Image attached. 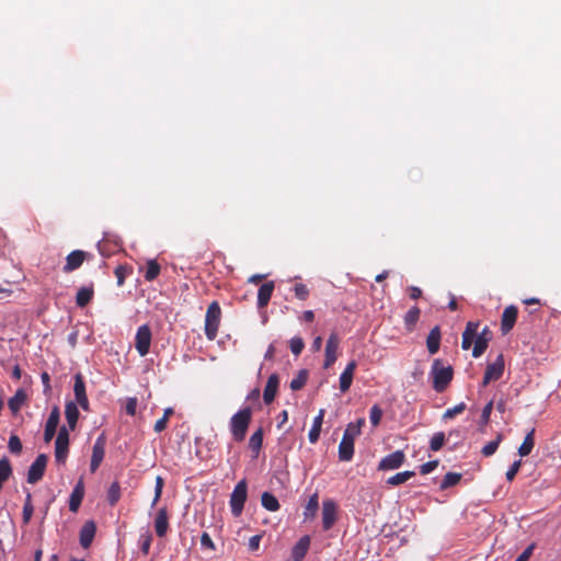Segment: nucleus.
<instances>
[{
    "label": "nucleus",
    "instance_id": "39448f33",
    "mask_svg": "<svg viewBox=\"0 0 561 561\" xmlns=\"http://www.w3.org/2000/svg\"><path fill=\"white\" fill-rule=\"evenodd\" d=\"M69 451V432L65 426L59 428L55 440V459L58 463H65Z\"/></svg>",
    "mask_w": 561,
    "mask_h": 561
},
{
    "label": "nucleus",
    "instance_id": "bf43d9fd",
    "mask_svg": "<svg viewBox=\"0 0 561 561\" xmlns=\"http://www.w3.org/2000/svg\"><path fill=\"white\" fill-rule=\"evenodd\" d=\"M41 379H42L43 387H44V393L49 394L51 391L49 374L47 371H43L41 374Z\"/></svg>",
    "mask_w": 561,
    "mask_h": 561
},
{
    "label": "nucleus",
    "instance_id": "5fc2aeb1",
    "mask_svg": "<svg viewBox=\"0 0 561 561\" xmlns=\"http://www.w3.org/2000/svg\"><path fill=\"white\" fill-rule=\"evenodd\" d=\"M492 410H493V401H490L482 409L481 420H480L481 424L485 425L489 423Z\"/></svg>",
    "mask_w": 561,
    "mask_h": 561
},
{
    "label": "nucleus",
    "instance_id": "de8ad7c7",
    "mask_svg": "<svg viewBox=\"0 0 561 561\" xmlns=\"http://www.w3.org/2000/svg\"><path fill=\"white\" fill-rule=\"evenodd\" d=\"M465 410H466V403L460 402L457 405H455L454 408L447 409L443 414V419L444 420L453 419L456 415L461 414Z\"/></svg>",
    "mask_w": 561,
    "mask_h": 561
},
{
    "label": "nucleus",
    "instance_id": "5701e85b",
    "mask_svg": "<svg viewBox=\"0 0 561 561\" xmlns=\"http://www.w3.org/2000/svg\"><path fill=\"white\" fill-rule=\"evenodd\" d=\"M478 322L469 321L466 324L465 331L462 332V341H461V347L462 350H469L474 342L476 337L478 336Z\"/></svg>",
    "mask_w": 561,
    "mask_h": 561
},
{
    "label": "nucleus",
    "instance_id": "4d7b16f0",
    "mask_svg": "<svg viewBox=\"0 0 561 561\" xmlns=\"http://www.w3.org/2000/svg\"><path fill=\"white\" fill-rule=\"evenodd\" d=\"M522 466V460H516L512 463V466L506 471V479L508 481H513L515 476L517 474L519 468Z\"/></svg>",
    "mask_w": 561,
    "mask_h": 561
},
{
    "label": "nucleus",
    "instance_id": "f257e3e1",
    "mask_svg": "<svg viewBox=\"0 0 561 561\" xmlns=\"http://www.w3.org/2000/svg\"><path fill=\"white\" fill-rule=\"evenodd\" d=\"M431 376L433 378V389L436 392H443L453 380L454 369L450 365L445 366L439 358H436L431 367Z\"/></svg>",
    "mask_w": 561,
    "mask_h": 561
},
{
    "label": "nucleus",
    "instance_id": "20e7f679",
    "mask_svg": "<svg viewBox=\"0 0 561 561\" xmlns=\"http://www.w3.org/2000/svg\"><path fill=\"white\" fill-rule=\"evenodd\" d=\"M247 497L248 484L247 481L243 479L236 484L230 495V507L233 516L238 517L241 515Z\"/></svg>",
    "mask_w": 561,
    "mask_h": 561
},
{
    "label": "nucleus",
    "instance_id": "37998d69",
    "mask_svg": "<svg viewBox=\"0 0 561 561\" xmlns=\"http://www.w3.org/2000/svg\"><path fill=\"white\" fill-rule=\"evenodd\" d=\"M503 435L499 433L495 437V439L489 442L481 450V454L484 457L492 456L499 448L500 443L502 442Z\"/></svg>",
    "mask_w": 561,
    "mask_h": 561
},
{
    "label": "nucleus",
    "instance_id": "1a4fd4ad",
    "mask_svg": "<svg viewBox=\"0 0 561 561\" xmlns=\"http://www.w3.org/2000/svg\"><path fill=\"white\" fill-rule=\"evenodd\" d=\"M47 456L41 454L36 457L27 471V482L31 484L37 483L44 476L47 466Z\"/></svg>",
    "mask_w": 561,
    "mask_h": 561
},
{
    "label": "nucleus",
    "instance_id": "69168bd1",
    "mask_svg": "<svg viewBox=\"0 0 561 561\" xmlns=\"http://www.w3.org/2000/svg\"><path fill=\"white\" fill-rule=\"evenodd\" d=\"M115 276L117 278V285L122 286L125 282V276H126L125 268L122 265H119L115 268Z\"/></svg>",
    "mask_w": 561,
    "mask_h": 561
},
{
    "label": "nucleus",
    "instance_id": "3c124183",
    "mask_svg": "<svg viewBox=\"0 0 561 561\" xmlns=\"http://www.w3.org/2000/svg\"><path fill=\"white\" fill-rule=\"evenodd\" d=\"M294 293L299 300H306L309 297V289L302 283L295 284Z\"/></svg>",
    "mask_w": 561,
    "mask_h": 561
},
{
    "label": "nucleus",
    "instance_id": "774afa93",
    "mask_svg": "<svg viewBox=\"0 0 561 561\" xmlns=\"http://www.w3.org/2000/svg\"><path fill=\"white\" fill-rule=\"evenodd\" d=\"M409 293H410L411 299H419L422 296L421 288H419L416 286H410L409 287Z\"/></svg>",
    "mask_w": 561,
    "mask_h": 561
},
{
    "label": "nucleus",
    "instance_id": "6ab92c4d",
    "mask_svg": "<svg viewBox=\"0 0 561 561\" xmlns=\"http://www.w3.org/2000/svg\"><path fill=\"white\" fill-rule=\"evenodd\" d=\"M278 386H279L278 375L272 374L268 377L267 382L264 388V391H263V400H264L265 404H271L274 401L275 396L277 393Z\"/></svg>",
    "mask_w": 561,
    "mask_h": 561
},
{
    "label": "nucleus",
    "instance_id": "e433bc0d",
    "mask_svg": "<svg viewBox=\"0 0 561 561\" xmlns=\"http://www.w3.org/2000/svg\"><path fill=\"white\" fill-rule=\"evenodd\" d=\"M263 428L259 427L249 439V448L257 456L263 444Z\"/></svg>",
    "mask_w": 561,
    "mask_h": 561
},
{
    "label": "nucleus",
    "instance_id": "f03ea898",
    "mask_svg": "<svg viewBox=\"0 0 561 561\" xmlns=\"http://www.w3.org/2000/svg\"><path fill=\"white\" fill-rule=\"evenodd\" d=\"M251 419L252 409L250 407H245L232 415L230 420V431L236 442H242L244 439Z\"/></svg>",
    "mask_w": 561,
    "mask_h": 561
},
{
    "label": "nucleus",
    "instance_id": "ea45409f",
    "mask_svg": "<svg viewBox=\"0 0 561 561\" xmlns=\"http://www.w3.org/2000/svg\"><path fill=\"white\" fill-rule=\"evenodd\" d=\"M160 274V265L156 260H150L147 262V268L145 273V279L147 282L154 280Z\"/></svg>",
    "mask_w": 561,
    "mask_h": 561
},
{
    "label": "nucleus",
    "instance_id": "338daca9",
    "mask_svg": "<svg viewBox=\"0 0 561 561\" xmlns=\"http://www.w3.org/2000/svg\"><path fill=\"white\" fill-rule=\"evenodd\" d=\"M167 426H168L167 419L165 417H161V419H159L156 422L153 430H154L156 433H161V432H163L167 428Z\"/></svg>",
    "mask_w": 561,
    "mask_h": 561
},
{
    "label": "nucleus",
    "instance_id": "4c0bfd02",
    "mask_svg": "<svg viewBox=\"0 0 561 561\" xmlns=\"http://www.w3.org/2000/svg\"><path fill=\"white\" fill-rule=\"evenodd\" d=\"M308 380V370L301 369L298 371L297 376L290 381V389L293 391H298L302 389Z\"/></svg>",
    "mask_w": 561,
    "mask_h": 561
},
{
    "label": "nucleus",
    "instance_id": "49530a36",
    "mask_svg": "<svg viewBox=\"0 0 561 561\" xmlns=\"http://www.w3.org/2000/svg\"><path fill=\"white\" fill-rule=\"evenodd\" d=\"M12 474V467L8 458L0 459V481L5 482Z\"/></svg>",
    "mask_w": 561,
    "mask_h": 561
},
{
    "label": "nucleus",
    "instance_id": "4468645a",
    "mask_svg": "<svg viewBox=\"0 0 561 561\" xmlns=\"http://www.w3.org/2000/svg\"><path fill=\"white\" fill-rule=\"evenodd\" d=\"M105 455V438L103 435L99 436L93 445L90 470L95 472Z\"/></svg>",
    "mask_w": 561,
    "mask_h": 561
},
{
    "label": "nucleus",
    "instance_id": "a19ab883",
    "mask_svg": "<svg viewBox=\"0 0 561 561\" xmlns=\"http://www.w3.org/2000/svg\"><path fill=\"white\" fill-rule=\"evenodd\" d=\"M34 506L32 504V495L31 493L26 494L23 512H22V520L24 525H27L33 516Z\"/></svg>",
    "mask_w": 561,
    "mask_h": 561
},
{
    "label": "nucleus",
    "instance_id": "bb28decb",
    "mask_svg": "<svg viewBox=\"0 0 561 561\" xmlns=\"http://www.w3.org/2000/svg\"><path fill=\"white\" fill-rule=\"evenodd\" d=\"M440 329L438 325H436L430 331L426 337V346L431 355H434L438 352L440 346Z\"/></svg>",
    "mask_w": 561,
    "mask_h": 561
},
{
    "label": "nucleus",
    "instance_id": "58836bf2",
    "mask_svg": "<svg viewBox=\"0 0 561 561\" xmlns=\"http://www.w3.org/2000/svg\"><path fill=\"white\" fill-rule=\"evenodd\" d=\"M414 474H415L414 471H410V470L398 472L394 476L390 477L387 480V483L390 485H400V484H403L404 482H407L412 477H414Z\"/></svg>",
    "mask_w": 561,
    "mask_h": 561
},
{
    "label": "nucleus",
    "instance_id": "680f3d73",
    "mask_svg": "<svg viewBox=\"0 0 561 561\" xmlns=\"http://www.w3.org/2000/svg\"><path fill=\"white\" fill-rule=\"evenodd\" d=\"M535 549V543L529 545L515 561H528Z\"/></svg>",
    "mask_w": 561,
    "mask_h": 561
},
{
    "label": "nucleus",
    "instance_id": "ddd939ff",
    "mask_svg": "<svg viewBox=\"0 0 561 561\" xmlns=\"http://www.w3.org/2000/svg\"><path fill=\"white\" fill-rule=\"evenodd\" d=\"M60 420V412L58 407H54L45 424L44 442L50 443L54 438Z\"/></svg>",
    "mask_w": 561,
    "mask_h": 561
},
{
    "label": "nucleus",
    "instance_id": "0e129e2a",
    "mask_svg": "<svg viewBox=\"0 0 561 561\" xmlns=\"http://www.w3.org/2000/svg\"><path fill=\"white\" fill-rule=\"evenodd\" d=\"M262 535H254L249 540V549L251 551H256L260 547V542L262 540Z\"/></svg>",
    "mask_w": 561,
    "mask_h": 561
},
{
    "label": "nucleus",
    "instance_id": "c756f323",
    "mask_svg": "<svg viewBox=\"0 0 561 561\" xmlns=\"http://www.w3.org/2000/svg\"><path fill=\"white\" fill-rule=\"evenodd\" d=\"M65 415L67 423L69 425V428L73 431L77 426L78 419H79V410L77 407V403L72 401H68L65 405Z\"/></svg>",
    "mask_w": 561,
    "mask_h": 561
},
{
    "label": "nucleus",
    "instance_id": "a211bd4d",
    "mask_svg": "<svg viewBox=\"0 0 561 561\" xmlns=\"http://www.w3.org/2000/svg\"><path fill=\"white\" fill-rule=\"evenodd\" d=\"M96 533V525L93 520H88L80 529V545L87 549L91 546Z\"/></svg>",
    "mask_w": 561,
    "mask_h": 561
},
{
    "label": "nucleus",
    "instance_id": "2eb2a0df",
    "mask_svg": "<svg viewBox=\"0 0 561 561\" xmlns=\"http://www.w3.org/2000/svg\"><path fill=\"white\" fill-rule=\"evenodd\" d=\"M517 316H518L517 307L511 305L504 309V311L502 313V318H501L502 334L505 335L512 331V329L514 328V325L516 323Z\"/></svg>",
    "mask_w": 561,
    "mask_h": 561
},
{
    "label": "nucleus",
    "instance_id": "a18cd8bd",
    "mask_svg": "<svg viewBox=\"0 0 561 561\" xmlns=\"http://www.w3.org/2000/svg\"><path fill=\"white\" fill-rule=\"evenodd\" d=\"M445 434L443 432L435 433L430 440V449L432 451H438L445 444Z\"/></svg>",
    "mask_w": 561,
    "mask_h": 561
},
{
    "label": "nucleus",
    "instance_id": "79ce46f5",
    "mask_svg": "<svg viewBox=\"0 0 561 561\" xmlns=\"http://www.w3.org/2000/svg\"><path fill=\"white\" fill-rule=\"evenodd\" d=\"M461 477H462L461 473H457V472L446 473V476L444 477V479L440 483V490H446V489H449V488L456 485L461 480Z\"/></svg>",
    "mask_w": 561,
    "mask_h": 561
},
{
    "label": "nucleus",
    "instance_id": "f8f14e48",
    "mask_svg": "<svg viewBox=\"0 0 561 561\" xmlns=\"http://www.w3.org/2000/svg\"><path fill=\"white\" fill-rule=\"evenodd\" d=\"M73 393L77 403L82 408V410L89 411V399L85 392V382L80 373L75 376Z\"/></svg>",
    "mask_w": 561,
    "mask_h": 561
},
{
    "label": "nucleus",
    "instance_id": "393cba45",
    "mask_svg": "<svg viewBox=\"0 0 561 561\" xmlns=\"http://www.w3.org/2000/svg\"><path fill=\"white\" fill-rule=\"evenodd\" d=\"M275 285L274 282H266L264 283L257 291V307L264 308L268 305L271 297L273 295Z\"/></svg>",
    "mask_w": 561,
    "mask_h": 561
},
{
    "label": "nucleus",
    "instance_id": "423d86ee",
    "mask_svg": "<svg viewBox=\"0 0 561 561\" xmlns=\"http://www.w3.org/2000/svg\"><path fill=\"white\" fill-rule=\"evenodd\" d=\"M151 339L152 334L149 325L144 324L137 329L135 347L140 356H146L149 353Z\"/></svg>",
    "mask_w": 561,
    "mask_h": 561
},
{
    "label": "nucleus",
    "instance_id": "412c9836",
    "mask_svg": "<svg viewBox=\"0 0 561 561\" xmlns=\"http://www.w3.org/2000/svg\"><path fill=\"white\" fill-rule=\"evenodd\" d=\"M357 367V363L355 360H351L345 369L342 371L341 376H340V390L341 392H346L350 390L351 386H352V382H353V377H354V371Z\"/></svg>",
    "mask_w": 561,
    "mask_h": 561
},
{
    "label": "nucleus",
    "instance_id": "c85d7f7f",
    "mask_svg": "<svg viewBox=\"0 0 561 561\" xmlns=\"http://www.w3.org/2000/svg\"><path fill=\"white\" fill-rule=\"evenodd\" d=\"M94 296L93 285L81 287L76 295V304L78 307L83 308L90 304Z\"/></svg>",
    "mask_w": 561,
    "mask_h": 561
},
{
    "label": "nucleus",
    "instance_id": "f704fd0d",
    "mask_svg": "<svg viewBox=\"0 0 561 561\" xmlns=\"http://www.w3.org/2000/svg\"><path fill=\"white\" fill-rule=\"evenodd\" d=\"M535 446V428H533L527 435L525 436L522 445L518 448V454L520 457L528 456L533 448Z\"/></svg>",
    "mask_w": 561,
    "mask_h": 561
},
{
    "label": "nucleus",
    "instance_id": "4be33fe9",
    "mask_svg": "<svg viewBox=\"0 0 561 561\" xmlns=\"http://www.w3.org/2000/svg\"><path fill=\"white\" fill-rule=\"evenodd\" d=\"M310 547V537L302 536L291 549V559L289 561H302Z\"/></svg>",
    "mask_w": 561,
    "mask_h": 561
},
{
    "label": "nucleus",
    "instance_id": "c9c22d12",
    "mask_svg": "<svg viewBox=\"0 0 561 561\" xmlns=\"http://www.w3.org/2000/svg\"><path fill=\"white\" fill-rule=\"evenodd\" d=\"M262 506L270 511L276 512L279 510L280 505L276 496L270 492H264L261 496Z\"/></svg>",
    "mask_w": 561,
    "mask_h": 561
},
{
    "label": "nucleus",
    "instance_id": "052dcab7",
    "mask_svg": "<svg viewBox=\"0 0 561 561\" xmlns=\"http://www.w3.org/2000/svg\"><path fill=\"white\" fill-rule=\"evenodd\" d=\"M201 545L204 548L215 550V543L211 540L210 536L207 533H203L201 536Z\"/></svg>",
    "mask_w": 561,
    "mask_h": 561
},
{
    "label": "nucleus",
    "instance_id": "dca6fc26",
    "mask_svg": "<svg viewBox=\"0 0 561 561\" xmlns=\"http://www.w3.org/2000/svg\"><path fill=\"white\" fill-rule=\"evenodd\" d=\"M88 253L82 250H75L66 257V264L62 267L64 273H71L78 270L85 261Z\"/></svg>",
    "mask_w": 561,
    "mask_h": 561
},
{
    "label": "nucleus",
    "instance_id": "aec40b11",
    "mask_svg": "<svg viewBox=\"0 0 561 561\" xmlns=\"http://www.w3.org/2000/svg\"><path fill=\"white\" fill-rule=\"evenodd\" d=\"M154 530L158 537L162 538L169 530V515L167 507H161L154 518Z\"/></svg>",
    "mask_w": 561,
    "mask_h": 561
},
{
    "label": "nucleus",
    "instance_id": "7c9ffc66",
    "mask_svg": "<svg viewBox=\"0 0 561 561\" xmlns=\"http://www.w3.org/2000/svg\"><path fill=\"white\" fill-rule=\"evenodd\" d=\"M27 396L23 389L16 390L15 394L11 397L8 401L9 409L12 413H18L22 405L25 403Z\"/></svg>",
    "mask_w": 561,
    "mask_h": 561
},
{
    "label": "nucleus",
    "instance_id": "f3484780",
    "mask_svg": "<svg viewBox=\"0 0 561 561\" xmlns=\"http://www.w3.org/2000/svg\"><path fill=\"white\" fill-rule=\"evenodd\" d=\"M492 333L488 327H485L476 337L473 342L472 356L474 358L480 357L488 348Z\"/></svg>",
    "mask_w": 561,
    "mask_h": 561
},
{
    "label": "nucleus",
    "instance_id": "8fccbe9b",
    "mask_svg": "<svg viewBox=\"0 0 561 561\" xmlns=\"http://www.w3.org/2000/svg\"><path fill=\"white\" fill-rule=\"evenodd\" d=\"M289 346H290L291 353L297 356V355L301 354V352L305 347V343L301 337L295 336L290 340Z\"/></svg>",
    "mask_w": 561,
    "mask_h": 561
},
{
    "label": "nucleus",
    "instance_id": "2f4dec72",
    "mask_svg": "<svg viewBox=\"0 0 561 561\" xmlns=\"http://www.w3.org/2000/svg\"><path fill=\"white\" fill-rule=\"evenodd\" d=\"M421 310L419 307L414 306L404 316V327L408 332H412L415 329V325L420 319Z\"/></svg>",
    "mask_w": 561,
    "mask_h": 561
},
{
    "label": "nucleus",
    "instance_id": "13d9d810",
    "mask_svg": "<svg viewBox=\"0 0 561 561\" xmlns=\"http://www.w3.org/2000/svg\"><path fill=\"white\" fill-rule=\"evenodd\" d=\"M152 537L151 535H145L141 537V546L140 550L144 554H148L151 546Z\"/></svg>",
    "mask_w": 561,
    "mask_h": 561
},
{
    "label": "nucleus",
    "instance_id": "9d476101",
    "mask_svg": "<svg viewBox=\"0 0 561 561\" xmlns=\"http://www.w3.org/2000/svg\"><path fill=\"white\" fill-rule=\"evenodd\" d=\"M340 339L335 332H332L327 341L325 345V358L323 367L330 368L337 359Z\"/></svg>",
    "mask_w": 561,
    "mask_h": 561
},
{
    "label": "nucleus",
    "instance_id": "473e14b6",
    "mask_svg": "<svg viewBox=\"0 0 561 561\" xmlns=\"http://www.w3.org/2000/svg\"><path fill=\"white\" fill-rule=\"evenodd\" d=\"M364 425H365L364 419H358L356 422L348 423L343 433V437L355 440V438L360 435L362 427Z\"/></svg>",
    "mask_w": 561,
    "mask_h": 561
},
{
    "label": "nucleus",
    "instance_id": "b1692460",
    "mask_svg": "<svg viewBox=\"0 0 561 561\" xmlns=\"http://www.w3.org/2000/svg\"><path fill=\"white\" fill-rule=\"evenodd\" d=\"M83 496H84V484H83L82 480H80L73 488V490L70 494V497H69V510L72 513L78 512V510L82 503Z\"/></svg>",
    "mask_w": 561,
    "mask_h": 561
},
{
    "label": "nucleus",
    "instance_id": "72a5a7b5",
    "mask_svg": "<svg viewBox=\"0 0 561 561\" xmlns=\"http://www.w3.org/2000/svg\"><path fill=\"white\" fill-rule=\"evenodd\" d=\"M318 508H319V497H318V493H314L309 497V500L305 506V510H304L305 519L306 520L313 519L317 515Z\"/></svg>",
    "mask_w": 561,
    "mask_h": 561
},
{
    "label": "nucleus",
    "instance_id": "6e6d98bb",
    "mask_svg": "<svg viewBox=\"0 0 561 561\" xmlns=\"http://www.w3.org/2000/svg\"><path fill=\"white\" fill-rule=\"evenodd\" d=\"M438 466V460H431L420 466L421 474H428L434 471Z\"/></svg>",
    "mask_w": 561,
    "mask_h": 561
},
{
    "label": "nucleus",
    "instance_id": "864d4df0",
    "mask_svg": "<svg viewBox=\"0 0 561 561\" xmlns=\"http://www.w3.org/2000/svg\"><path fill=\"white\" fill-rule=\"evenodd\" d=\"M8 446H9L10 451L13 454H20L22 450V443H21L20 438L15 435H12L9 438Z\"/></svg>",
    "mask_w": 561,
    "mask_h": 561
},
{
    "label": "nucleus",
    "instance_id": "c03bdc74",
    "mask_svg": "<svg viewBox=\"0 0 561 561\" xmlns=\"http://www.w3.org/2000/svg\"><path fill=\"white\" fill-rule=\"evenodd\" d=\"M121 499V485L117 481L113 482L107 491V501L114 506Z\"/></svg>",
    "mask_w": 561,
    "mask_h": 561
},
{
    "label": "nucleus",
    "instance_id": "09e8293b",
    "mask_svg": "<svg viewBox=\"0 0 561 561\" xmlns=\"http://www.w3.org/2000/svg\"><path fill=\"white\" fill-rule=\"evenodd\" d=\"M382 417V410L377 404L373 405L369 411V420L373 426H377Z\"/></svg>",
    "mask_w": 561,
    "mask_h": 561
},
{
    "label": "nucleus",
    "instance_id": "9b49d317",
    "mask_svg": "<svg viewBox=\"0 0 561 561\" xmlns=\"http://www.w3.org/2000/svg\"><path fill=\"white\" fill-rule=\"evenodd\" d=\"M405 461V455L402 450H396L389 455H387L386 457H383L379 465H378V469L379 470H394V469H398L400 468Z\"/></svg>",
    "mask_w": 561,
    "mask_h": 561
},
{
    "label": "nucleus",
    "instance_id": "6e6552de",
    "mask_svg": "<svg viewBox=\"0 0 561 561\" xmlns=\"http://www.w3.org/2000/svg\"><path fill=\"white\" fill-rule=\"evenodd\" d=\"M337 519V505L333 500H324L322 503V528L330 530Z\"/></svg>",
    "mask_w": 561,
    "mask_h": 561
},
{
    "label": "nucleus",
    "instance_id": "a878e982",
    "mask_svg": "<svg viewBox=\"0 0 561 561\" xmlns=\"http://www.w3.org/2000/svg\"><path fill=\"white\" fill-rule=\"evenodd\" d=\"M354 442L350 438L343 437L339 445V459L341 461H351L354 456Z\"/></svg>",
    "mask_w": 561,
    "mask_h": 561
},
{
    "label": "nucleus",
    "instance_id": "7ed1b4c3",
    "mask_svg": "<svg viewBox=\"0 0 561 561\" xmlns=\"http://www.w3.org/2000/svg\"><path fill=\"white\" fill-rule=\"evenodd\" d=\"M221 321V308L218 301L209 304L205 314V335L209 341L217 337L218 329Z\"/></svg>",
    "mask_w": 561,
    "mask_h": 561
},
{
    "label": "nucleus",
    "instance_id": "cd10ccee",
    "mask_svg": "<svg viewBox=\"0 0 561 561\" xmlns=\"http://www.w3.org/2000/svg\"><path fill=\"white\" fill-rule=\"evenodd\" d=\"M324 414L325 410L321 409L318 415L313 419L312 427L310 428L308 434V438L311 444H316L319 440Z\"/></svg>",
    "mask_w": 561,
    "mask_h": 561
},
{
    "label": "nucleus",
    "instance_id": "e2e57ef3",
    "mask_svg": "<svg viewBox=\"0 0 561 561\" xmlns=\"http://www.w3.org/2000/svg\"><path fill=\"white\" fill-rule=\"evenodd\" d=\"M137 409V399L136 398H129L126 402V413L128 415H135Z\"/></svg>",
    "mask_w": 561,
    "mask_h": 561
},
{
    "label": "nucleus",
    "instance_id": "0eeeda50",
    "mask_svg": "<svg viewBox=\"0 0 561 561\" xmlns=\"http://www.w3.org/2000/svg\"><path fill=\"white\" fill-rule=\"evenodd\" d=\"M504 366V357L500 354L493 363L488 364L481 386L486 387L491 381L499 380L503 376Z\"/></svg>",
    "mask_w": 561,
    "mask_h": 561
},
{
    "label": "nucleus",
    "instance_id": "603ef678",
    "mask_svg": "<svg viewBox=\"0 0 561 561\" xmlns=\"http://www.w3.org/2000/svg\"><path fill=\"white\" fill-rule=\"evenodd\" d=\"M163 485H164L163 478L158 476L156 478L154 496H153L151 506H154L158 503V501L160 500L161 494H162Z\"/></svg>",
    "mask_w": 561,
    "mask_h": 561
}]
</instances>
